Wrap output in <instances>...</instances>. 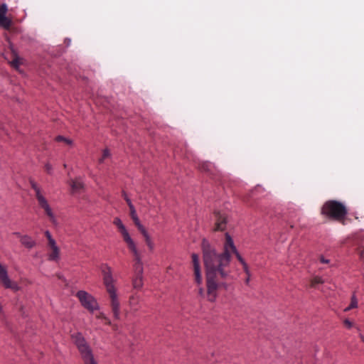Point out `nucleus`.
I'll list each match as a JSON object with an SVG mask.
<instances>
[{
    "label": "nucleus",
    "mask_w": 364,
    "mask_h": 364,
    "mask_svg": "<svg viewBox=\"0 0 364 364\" xmlns=\"http://www.w3.org/2000/svg\"><path fill=\"white\" fill-rule=\"evenodd\" d=\"M191 257H192V264H193V272H194L195 281L197 284H200L202 282V275H201L199 257L197 254L193 253L191 255Z\"/></svg>",
    "instance_id": "nucleus-9"
},
{
    "label": "nucleus",
    "mask_w": 364,
    "mask_h": 364,
    "mask_svg": "<svg viewBox=\"0 0 364 364\" xmlns=\"http://www.w3.org/2000/svg\"><path fill=\"white\" fill-rule=\"evenodd\" d=\"M115 226L118 228V231L121 234L124 241L126 242L129 250L133 254L134 261V277L132 280V285L134 289H140L143 286V265L140 254L127 230L122 224V221L117 218H115Z\"/></svg>",
    "instance_id": "nucleus-2"
},
{
    "label": "nucleus",
    "mask_w": 364,
    "mask_h": 364,
    "mask_svg": "<svg viewBox=\"0 0 364 364\" xmlns=\"http://www.w3.org/2000/svg\"><path fill=\"white\" fill-rule=\"evenodd\" d=\"M76 297L78 299L80 304L91 313L100 309L97 299L86 291H78L76 293Z\"/></svg>",
    "instance_id": "nucleus-6"
},
{
    "label": "nucleus",
    "mask_w": 364,
    "mask_h": 364,
    "mask_svg": "<svg viewBox=\"0 0 364 364\" xmlns=\"http://www.w3.org/2000/svg\"><path fill=\"white\" fill-rule=\"evenodd\" d=\"M202 250L203 262L206 269L207 296L209 301H215L218 288H227V284L223 280L230 277V271L228 267L232 255L236 256L242 265L247 275L245 282L249 284L251 274L248 265L238 252L232 238L228 233H225L221 252H218L205 239L202 242Z\"/></svg>",
    "instance_id": "nucleus-1"
},
{
    "label": "nucleus",
    "mask_w": 364,
    "mask_h": 364,
    "mask_svg": "<svg viewBox=\"0 0 364 364\" xmlns=\"http://www.w3.org/2000/svg\"><path fill=\"white\" fill-rule=\"evenodd\" d=\"M123 196H124V200L127 201V204L129 205V210H130V216H131V218H133L134 217H136L137 215H136L135 208H134L133 204L132 203L130 199L127 197V194L125 193H123Z\"/></svg>",
    "instance_id": "nucleus-17"
},
{
    "label": "nucleus",
    "mask_w": 364,
    "mask_h": 364,
    "mask_svg": "<svg viewBox=\"0 0 364 364\" xmlns=\"http://www.w3.org/2000/svg\"><path fill=\"white\" fill-rule=\"evenodd\" d=\"M13 235H16L17 237L19 238V240H21V237H22L23 235L21 234L19 232H14Z\"/></svg>",
    "instance_id": "nucleus-31"
},
{
    "label": "nucleus",
    "mask_w": 364,
    "mask_h": 364,
    "mask_svg": "<svg viewBox=\"0 0 364 364\" xmlns=\"http://www.w3.org/2000/svg\"><path fill=\"white\" fill-rule=\"evenodd\" d=\"M140 233L143 235V237L144 238V241L146 242V245L149 247V250L153 251L154 249V242L152 241L150 235H149L147 230H144L142 232H141Z\"/></svg>",
    "instance_id": "nucleus-15"
},
{
    "label": "nucleus",
    "mask_w": 364,
    "mask_h": 364,
    "mask_svg": "<svg viewBox=\"0 0 364 364\" xmlns=\"http://www.w3.org/2000/svg\"><path fill=\"white\" fill-rule=\"evenodd\" d=\"M343 324L345 325V326L350 329V328L355 326L354 324L353 323V322H351L349 319L348 318H346L344 321H343Z\"/></svg>",
    "instance_id": "nucleus-27"
},
{
    "label": "nucleus",
    "mask_w": 364,
    "mask_h": 364,
    "mask_svg": "<svg viewBox=\"0 0 364 364\" xmlns=\"http://www.w3.org/2000/svg\"><path fill=\"white\" fill-rule=\"evenodd\" d=\"M358 252L360 259L364 262V247H360L358 250Z\"/></svg>",
    "instance_id": "nucleus-29"
},
{
    "label": "nucleus",
    "mask_w": 364,
    "mask_h": 364,
    "mask_svg": "<svg viewBox=\"0 0 364 364\" xmlns=\"http://www.w3.org/2000/svg\"><path fill=\"white\" fill-rule=\"evenodd\" d=\"M102 275L103 284L109 294L112 301H114V279L112 277V270L110 267L103 264L100 267Z\"/></svg>",
    "instance_id": "nucleus-7"
},
{
    "label": "nucleus",
    "mask_w": 364,
    "mask_h": 364,
    "mask_svg": "<svg viewBox=\"0 0 364 364\" xmlns=\"http://www.w3.org/2000/svg\"><path fill=\"white\" fill-rule=\"evenodd\" d=\"M31 187L34 191L35 197L37 200L38 206L44 210L46 215L49 218L50 221L53 224H57V219L54 212L48 202V200L46 197V194L42 187L36 182L33 179L29 180Z\"/></svg>",
    "instance_id": "nucleus-4"
},
{
    "label": "nucleus",
    "mask_w": 364,
    "mask_h": 364,
    "mask_svg": "<svg viewBox=\"0 0 364 364\" xmlns=\"http://www.w3.org/2000/svg\"><path fill=\"white\" fill-rule=\"evenodd\" d=\"M69 184L73 193H80L84 189V183L80 178L70 180Z\"/></svg>",
    "instance_id": "nucleus-13"
},
{
    "label": "nucleus",
    "mask_w": 364,
    "mask_h": 364,
    "mask_svg": "<svg viewBox=\"0 0 364 364\" xmlns=\"http://www.w3.org/2000/svg\"><path fill=\"white\" fill-rule=\"evenodd\" d=\"M20 242L23 246L28 249H32L36 245V241L28 235H23L21 237Z\"/></svg>",
    "instance_id": "nucleus-14"
},
{
    "label": "nucleus",
    "mask_w": 364,
    "mask_h": 364,
    "mask_svg": "<svg viewBox=\"0 0 364 364\" xmlns=\"http://www.w3.org/2000/svg\"><path fill=\"white\" fill-rule=\"evenodd\" d=\"M45 168L48 173H49V174L53 173V166L50 164L46 163L45 164Z\"/></svg>",
    "instance_id": "nucleus-28"
},
{
    "label": "nucleus",
    "mask_w": 364,
    "mask_h": 364,
    "mask_svg": "<svg viewBox=\"0 0 364 364\" xmlns=\"http://www.w3.org/2000/svg\"><path fill=\"white\" fill-rule=\"evenodd\" d=\"M72 338L77 347L78 350L85 364H97L90 346L81 333H77L72 336Z\"/></svg>",
    "instance_id": "nucleus-5"
},
{
    "label": "nucleus",
    "mask_w": 364,
    "mask_h": 364,
    "mask_svg": "<svg viewBox=\"0 0 364 364\" xmlns=\"http://www.w3.org/2000/svg\"><path fill=\"white\" fill-rule=\"evenodd\" d=\"M358 307V300L355 295H353L350 300V304L348 306L344 309V311L347 312L353 309Z\"/></svg>",
    "instance_id": "nucleus-19"
},
{
    "label": "nucleus",
    "mask_w": 364,
    "mask_h": 364,
    "mask_svg": "<svg viewBox=\"0 0 364 364\" xmlns=\"http://www.w3.org/2000/svg\"><path fill=\"white\" fill-rule=\"evenodd\" d=\"M50 252L48 254V260L52 262H58L60 258V250L57 245L56 241L48 245Z\"/></svg>",
    "instance_id": "nucleus-12"
},
{
    "label": "nucleus",
    "mask_w": 364,
    "mask_h": 364,
    "mask_svg": "<svg viewBox=\"0 0 364 364\" xmlns=\"http://www.w3.org/2000/svg\"><path fill=\"white\" fill-rule=\"evenodd\" d=\"M203 289H200V290H199V293H200V294H203Z\"/></svg>",
    "instance_id": "nucleus-35"
},
{
    "label": "nucleus",
    "mask_w": 364,
    "mask_h": 364,
    "mask_svg": "<svg viewBox=\"0 0 364 364\" xmlns=\"http://www.w3.org/2000/svg\"><path fill=\"white\" fill-rule=\"evenodd\" d=\"M214 215L215 219L214 230L223 231L226 228L227 217L219 211H215Z\"/></svg>",
    "instance_id": "nucleus-11"
},
{
    "label": "nucleus",
    "mask_w": 364,
    "mask_h": 364,
    "mask_svg": "<svg viewBox=\"0 0 364 364\" xmlns=\"http://www.w3.org/2000/svg\"><path fill=\"white\" fill-rule=\"evenodd\" d=\"M319 261L323 264H328L329 263V260L326 259L323 256L319 257Z\"/></svg>",
    "instance_id": "nucleus-30"
},
{
    "label": "nucleus",
    "mask_w": 364,
    "mask_h": 364,
    "mask_svg": "<svg viewBox=\"0 0 364 364\" xmlns=\"http://www.w3.org/2000/svg\"><path fill=\"white\" fill-rule=\"evenodd\" d=\"M45 235L48 240V245L53 242H55V240L52 237L51 233L50 232L49 230L45 231Z\"/></svg>",
    "instance_id": "nucleus-26"
},
{
    "label": "nucleus",
    "mask_w": 364,
    "mask_h": 364,
    "mask_svg": "<svg viewBox=\"0 0 364 364\" xmlns=\"http://www.w3.org/2000/svg\"><path fill=\"white\" fill-rule=\"evenodd\" d=\"M55 139L58 141H64L65 143H66L68 145L73 144V141L71 139L65 138L63 136H58Z\"/></svg>",
    "instance_id": "nucleus-24"
},
{
    "label": "nucleus",
    "mask_w": 364,
    "mask_h": 364,
    "mask_svg": "<svg viewBox=\"0 0 364 364\" xmlns=\"http://www.w3.org/2000/svg\"><path fill=\"white\" fill-rule=\"evenodd\" d=\"M198 168L203 172L209 173L210 174L213 173V166L210 162H201L198 164Z\"/></svg>",
    "instance_id": "nucleus-16"
},
{
    "label": "nucleus",
    "mask_w": 364,
    "mask_h": 364,
    "mask_svg": "<svg viewBox=\"0 0 364 364\" xmlns=\"http://www.w3.org/2000/svg\"><path fill=\"white\" fill-rule=\"evenodd\" d=\"M355 328L357 329V331L359 332V333H360V328L359 326H355Z\"/></svg>",
    "instance_id": "nucleus-33"
},
{
    "label": "nucleus",
    "mask_w": 364,
    "mask_h": 364,
    "mask_svg": "<svg viewBox=\"0 0 364 364\" xmlns=\"http://www.w3.org/2000/svg\"><path fill=\"white\" fill-rule=\"evenodd\" d=\"M359 338L363 342H364V336L362 333H359Z\"/></svg>",
    "instance_id": "nucleus-32"
},
{
    "label": "nucleus",
    "mask_w": 364,
    "mask_h": 364,
    "mask_svg": "<svg viewBox=\"0 0 364 364\" xmlns=\"http://www.w3.org/2000/svg\"><path fill=\"white\" fill-rule=\"evenodd\" d=\"M0 282L6 289H11L15 291L20 289L19 286L9 278L6 268L0 263Z\"/></svg>",
    "instance_id": "nucleus-8"
},
{
    "label": "nucleus",
    "mask_w": 364,
    "mask_h": 364,
    "mask_svg": "<svg viewBox=\"0 0 364 364\" xmlns=\"http://www.w3.org/2000/svg\"><path fill=\"white\" fill-rule=\"evenodd\" d=\"M323 280L320 277H314L311 281V287L315 288L317 284H323Z\"/></svg>",
    "instance_id": "nucleus-22"
},
{
    "label": "nucleus",
    "mask_w": 364,
    "mask_h": 364,
    "mask_svg": "<svg viewBox=\"0 0 364 364\" xmlns=\"http://www.w3.org/2000/svg\"><path fill=\"white\" fill-rule=\"evenodd\" d=\"M321 213L327 218L343 222L348 214V210L343 203L331 200L323 205Z\"/></svg>",
    "instance_id": "nucleus-3"
},
{
    "label": "nucleus",
    "mask_w": 364,
    "mask_h": 364,
    "mask_svg": "<svg viewBox=\"0 0 364 364\" xmlns=\"http://www.w3.org/2000/svg\"><path fill=\"white\" fill-rule=\"evenodd\" d=\"M8 7L6 4H2L0 6V26L4 29H9L11 25V20L6 16Z\"/></svg>",
    "instance_id": "nucleus-10"
},
{
    "label": "nucleus",
    "mask_w": 364,
    "mask_h": 364,
    "mask_svg": "<svg viewBox=\"0 0 364 364\" xmlns=\"http://www.w3.org/2000/svg\"><path fill=\"white\" fill-rule=\"evenodd\" d=\"M45 235L48 240V245L53 242H55V240L52 237L51 233L50 232L49 230L45 231Z\"/></svg>",
    "instance_id": "nucleus-25"
},
{
    "label": "nucleus",
    "mask_w": 364,
    "mask_h": 364,
    "mask_svg": "<svg viewBox=\"0 0 364 364\" xmlns=\"http://www.w3.org/2000/svg\"><path fill=\"white\" fill-rule=\"evenodd\" d=\"M111 156V154L109 149H105L103 150L102 156L100 159L99 162L102 163L105 159Z\"/></svg>",
    "instance_id": "nucleus-23"
},
{
    "label": "nucleus",
    "mask_w": 364,
    "mask_h": 364,
    "mask_svg": "<svg viewBox=\"0 0 364 364\" xmlns=\"http://www.w3.org/2000/svg\"><path fill=\"white\" fill-rule=\"evenodd\" d=\"M22 64V58H19L16 54H14V58L11 62V65L16 70Z\"/></svg>",
    "instance_id": "nucleus-20"
},
{
    "label": "nucleus",
    "mask_w": 364,
    "mask_h": 364,
    "mask_svg": "<svg viewBox=\"0 0 364 364\" xmlns=\"http://www.w3.org/2000/svg\"><path fill=\"white\" fill-rule=\"evenodd\" d=\"M132 219L134 225L137 228L138 230L140 232H142L143 230H146V228L141 224V223L139 221V218L137 216L134 217V218H133Z\"/></svg>",
    "instance_id": "nucleus-21"
},
{
    "label": "nucleus",
    "mask_w": 364,
    "mask_h": 364,
    "mask_svg": "<svg viewBox=\"0 0 364 364\" xmlns=\"http://www.w3.org/2000/svg\"><path fill=\"white\" fill-rule=\"evenodd\" d=\"M139 296L136 295H132L129 299V304L131 308L136 311L138 309Z\"/></svg>",
    "instance_id": "nucleus-18"
},
{
    "label": "nucleus",
    "mask_w": 364,
    "mask_h": 364,
    "mask_svg": "<svg viewBox=\"0 0 364 364\" xmlns=\"http://www.w3.org/2000/svg\"><path fill=\"white\" fill-rule=\"evenodd\" d=\"M117 303L115 302L114 306H115V317L117 316Z\"/></svg>",
    "instance_id": "nucleus-34"
}]
</instances>
